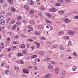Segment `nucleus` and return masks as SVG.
<instances>
[{"label": "nucleus", "instance_id": "40", "mask_svg": "<svg viewBox=\"0 0 78 78\" xmlns=\"http://www.w3.org/2000/svg\"><path fill=\"white\" fill-rule=\"evenodd\" d=\"M25 45H24V44H22L21 46V48H25Z\"/></svg>", "mask_w": 78, "mask_h": 78}, {"label": "nucleus", "instance_id": "63", "mask_svg": "<svg viewBox=\"0 0 78 78\" xmlns=\"http://www.w3.org/2000/svg\"><path fill=\"white\" fill-rule=\"evenodd\" d=\"M34 69H35V70L37 69V66H34Z\"/></svg>", "mask_w": 78, "mask_h": 78}, {"label": "nucleus", "instance_id": "12", "mask_svg": "<svg viewBox=\"0 0 78 78\" xmlns=\"http://www.w3.org/2000/svg\"><path fill=\"white\" fill-rule=\"evenodd\" d=\"M23 72L24 73H27V74H28L29 73V71H27V69L23 70Z\"/></svg>", "mask_w": 78, "mask_h": 78}, {"label": "nucleus", "instance_id": "8", "mask_svg": "<svg viewBox=\"0 0 78 78\" xmlns=\"http://www.w3.org/2000/svg\"><path fill=\"white\" fill-rule=\"evenodd\" d=\"M72 69L73 71H76V70L77 69V66H73L72 67Z\"/></svg>", "mask_w": 78, "mask_h": 78}, {"label": "nucleus", "instance_id": "59", "mask_svg": "<svg viewBox=\"0 0 78 78\" xmlns=\"http://www.w3.org/2000/svg\"><path fill=\"white\" fill-rule=\"evenodd\" d=\"M69 66V64H67L66 65H65L64 67H68Z\"/></svg>", "mask_w": 78, "mask_h": 78}, {"label": "nucleus", "instance_id": "6", "mask_svg": "<svg viewBox=\"0 0 78 78\" xmlns=\"http://www.w3.org/2000/svg\"><path fill=\"white\" fill-rule=\"evenodd\" d=\"M46 16L48 17L49 18H51V17H52V15L51 14H50L49 13H47L46 14Z\"/></svg>", "mask_w": 78, "mask_h": 78}, {"label": "nucleus", "instance_id": "29", "mask_svg": "<svg viewBox=\"0 0 78 78\" xmlns=\"http://www.w3.org/2000/svg\"><path fill=\"white\" fill-rule=\"evenodd\" d=\"M37 55H32V56H31V58H34L36 57H37Z\"/></svg>", "mask_w": 78, "mask_h": 78}, {"label": "nucleus", "instance_id": "55", "mask_svg": "<svg viewBox=\"0 0 78 78\" xmlns=\"http://www.w3.org/2000/svg\"><path fill=\"white\" fill-rule=\"evenodd\" d=\"M11 48H7V51H10L11 50Z\"/></svg>", "mask_w": 78, "mask_h": 78}, {"label": "nucleus", "instance_id": "56", "mask_svg": "<svg viewBox=\"0 0 78 78\" xmlns=\"http://www.w3.org/2000/svg\"><path fill=\"white\" fill-rule=\"evenodd\" d=\"M59 2H61V3H64V1L63 0H58Z\"/></svg>", "mask_w": 78, "mask_h": 78}, {"label": "nucleus", "instance_id": "57", "mask_svg": "<svg viewBox=\"0 0 78 78\" xmlns=\"http://www.w3.org/2000/svg\"><path fill=\"white\" fill-rule=\"evenodd\" d=\"M13 43L14 44H15L16 45L17 44V42L16 41H14L13 42Z\"/></svg>", "mask_w": 78, "mask_h": 78}, {"label": "nucleus", "instance_id": "45", "mask_svg": "<svg viewBox=\"0 0 78 78\" xmlns=\"http://www.w3.org/2000/svg\"><path fill=\"white\" fill-rule=\"evenodd\" d=\"M30 24H34V22L33 21H30Z\"/></svg>", "mask_w": 78, "mask_h": 78}, {"label": "nucleus", "instance_id": "51", "mask_svg": "<svg viewBox=\"0 0 78 78\" xmlns=\"http://www.w3.org/2000/svg\"><path fill=\"white\" fill-rule=\"evenodd\" d=\"M21 36L22 37H23V38H27V37L23 34Z\"/></svg>", "mask_w": 78, "mask_h": 78}, {"label": "nucleus", "instance_id": "3", "mask_svg": "<svg viewBox=\"0 0 78 78\" xmlns=\"http://www.w3.org/2000/svg\"><path fill=\"white\" fill-rule=\"evenodd\" d=\"M51 60V58L48 57H46L44 59V61H45V62H47L50 61Z\"/></svg>", "mask_w": 78, "mask_h": 78}, {"label": "nucleus", "instance_id": "38", "mask_svg": "<svg viewBox=\"0 0 78 78\" xmlns=\"http://www.w3.org/2000/svg\"><path fill=\"white\" fill-rule=\"evenodd\" d=\"M40 39H41L42 40H45V38L43 37H40Z\"/></svg>", "mask_w": 78, "mask_h": 78}, {"label": "nucleus", "instance_id": "48", "mask_svg": "<svg viewBox=\"0 0 78 78\" xmlns=\"http://www.w3.org/2000/svg\"><path fill=\"white\" fill-rule=\"evenodd\" d=\"M14 23H15V20H14L11 21L10 22V23L11 24H13Z\"/></svg>", "mask_w": 78, "mask_h": 78}, {"label": "nucleus", "instance_id": "53", "mask_svg": "<svg viewBox=\"0 0 78 78\" xmlns=\"http://www.w3.org/2000/svg\"><path fill=\"white\" fill-rule=\"evenodd\" d=\"M51 63L52 64H56L55 62L53 61H51Z\"/></svg>", "mask_w": 78, "mask_h": 78}, {"label": "nucleus", "instance_id": "44", "mask_svg": "<svg viewBox=\"0 0 78 78\" xmlns=\"http://www.w3.org/2000/svg\"><path fill=\"white\" fill-rule=\"evenodd\" d=\"M16 24H17L18 25H21V22H17L16 23Z\"/></svg>", "mask_w": 78, "mask_h": 78}, {"label": "nucleus", "instance_id": "61", "mask_svg": "<svg viewBox=\"0 0 78 78\" xmlns=\"http://www.w3.org/2000/svg\"><path fill=\"white\" fill-rule=\"evenodd\" d=\"M39 54H40V55H43L44 52H42V51H40L39 52Z\"/></svg>", "mask_w": 78, "mask_h": 78}, {"label": "nucleus", "instance_id": "24", "mask_svg": "<svg viewBox=\"0 0 78 78\" xmlns=\"http://www.w3.org/2000/svg\"><path fill=\"white\" fill-rule=\"evenodd\" d=\"M55 5L56 6H61V4L58 2L55 3Z\"/></svg>", "mask_w": 78, "mask_h": 78}, {"label": "nucleus", "instance_id": "27", "mask_svg": "<svg viewBox=\"0 0 78 78\" xmlns=\"http://www.w3.org/2000/svg\"><path fill=\"white\" fill-rule=\"evenodd\" d=\"M16 27H17V25H15L12 27V30H16Z\"/></svg>", "mask_w": 78, "mask_h": 78}, {"label": "nucleus", "instance_id": "16", "mask_svg": "<svg viewBox=\"0 0 78 78\" xmlns=\"http://www.w3.org/2000/svg\"><path fill=\"white\" fill-rule=\"evenodd\" d=\"M22 53L25 55H27V51L26 50H23L22 51Z\"/></svg>", "mask_w": 78, "mask_h": 78}, {"label": "nucleus", "instance_id": "9", "mask_svg": "<svg viewBox=\"0 0 78 78\" xmlns=\"http://www.w3.org/2000/svg\"><path fill=\"white\" fill-rule=\"evenodd\" d=\"M66 75V72L65 71H62L60 73V75L61 76H64Z\"/></svg>", "mask_w": 78, "mask_h": 78}, {"label": "nucleus", "instance_id": "20", "mask_svg": "<svg viewBox=\"0 0 78 78\" xmlns=\"http://www.w3.org/2000/svg\"><path fill=\"white\" fill-rule=\"evenodd\" d=\"M63 33H64V31H60L58 33V34L59 36H61V35H62V34H63Z\"/></svg>", "mask_w": 78, "mask_h": 78}, {"label": "nucleus", "instance_id": "52", "mask_svg": "<svg viewBox=\"0 0 78 78\" xmlns=\"http://www.w3.org/2000/svg\"><path fill=\"white\" fill-rule=\"evenodd\" d=\"M35 44H36V45H37V46H40V43H37L36 42H35Z\"/></svg>", "mask_w": 78, "mask_h": 78}, {"label": "nucleus", "instance_id": "15", "mask_svg": "<svg viewBox=\"0 0 78 78\" xmlns=\"http://www.w3.org/2000/svg\"><path fill=\"white\" fill-rule=\"evenodd\" d=\"M38 28H39V29H42V28H44V26L43 25H39L38 26Z\"/></svg>", "mask_w": 78, "mask_h": 78}, {"label": "nucleus", "instance_id": "47", "mask_svg": "<svg viewBox=\"0 0 78 78\" xmlns=\"http://www.w3.org/2000/svg\"><path fill=\"white\" fill-rule=\"evenodd\" d=\"M64 56V53H61L60 55V57L62 58Z\"/></svg>", "mask_w": 78, "mask_h": 78}, {"label": "nucleus", "instance_id": "4", "mask_svg": "<svg viewBox=\"0 0 78 78\" xmlns=\"http://www.w3.org/2000/svg\"><path fill=\"white\" fill-rule=\"evenodd\" d=\"M63 20H64V22L66 23H69V22H70V20H69L68 18H64L63 19Z\"/></svg>", "mask_w": 78, "mask_h": 78}, {"label": "nucleus", "instance_id": "1", "mask_svg": "<svg viewBox=\"0 0 78 78\" xmlns=\"http://www.w3.org/2000/svg\"><path fill=\"white\" fill-rule=\"evenodd\" d=\"M57 11V9L54 8H51L49 9V11H50V12H56Z\"/></svg>", "mask_w": 78, "mask_h": 78}, {"label": "nucleus", "instance_id": "35", "mask_svg": "<svg viewBox=\"0 0 78 78\" xmlns=\"http://www.w3.org/2000/svg\"><path fill=\"white\" fill-rule=\"evenodd\" d=\"M11 48L12 50H16V49H17V47H16V46H13Z\"/></svg>", "mask_w": 78, "mask_h": 78}, {"label": "nucleus", "instance_id": "14", "mask_svg": "<svg viewBox=\"0 0 78 78\" xmlns=\"http://www.w3.org/2000/svg\"><path fill=\"white\" fill-rule=\"evenodd\" d=\"M24 8H25L26 9L27 11H28L29 10H30V8H29V6L27 5H25L24 6Z\"/></svg>", "mask_w": 78, "mask_h": 78}, {"label": "nucleus", "instance_id": "60", "mask_svg": "<svg viewBox=\"0 0 78 78\" xmlns=\"http://www.w3.org/2000/svg\"><path fill=\"white\" fill-rule=\"evenodd\" d=\"M9 70L8 69L6 70L5 71V73H9Z\"/></svg>", "mask_w": 78, "mask_h": 78}, {"label": "nucleus", "instance_id": "58", "mask_svg": "<svg viewBox=\"0 0 78 78\" xmlns=\"http://www.w3.org/2000/svg\"><path fill=\"white\" fill-rule=\"evenodd\" d=\"M57 47V45H55L53 46V48H56Z\"/></svg>", "mask_w": 78, "mask_h": 78}, {"label": "nucleus", "instance_id": "43", "mask_svg": "<svg viewBox=\"0 0 78 78\" xmlns=\"http://www.w3.org/2000/svg\"><path fill=\"white\" fill-rule=\"evenodd\" d=\"M11 15H12V13L11 12H9L7 13L8 16H11Z\"/></svg>", "mask_w": 78, "mask_h": 78}, {"label": "nucleus", "instance_id": "46", "mask_svg": "<svg viewBox=\"0 0 78 78\" xmlns=\"http://www.w3.org/2000/svg\"><path fill=\"white\" fill-rule=\"evenodd\" d=\"M19 37V35H16L15 37H14V39H17Z\"/></svg>", "mask_w": 78, "mask_h": 78}, {"label": "nucleus", "instance_id": "42", "mask_svg": "<svg viewBox=\"0 0 78 78\" xmlns=\"http://www.w3.org/2000/svg\"><path fill=\"white\" fill-rule=\"evenodd\" d=\"M20 64H24V62L23 61V60H22L20 61Z\"/></svg>", "mask_w": 78, "mask_h": 78}, {"label": "nucleus", "instance_id": "17", "mask_svg": "<svg viewBox=\"0 0 78 78\" xmlns=\"http://www.w3.org/2000/svg\"><path fill=\"white\" fill-rule=\"evenodd\" d=\"M23 55V54L20 53H19L17 54V56H22Z\"/></svg>", "mask_w": 78, "mask_h": 78}, {"label": "nucleus", "instance_id": "5", "mask_svg": "<svg viewBox=\"0 0 78 78\" xmlns=\"http://www.w3.org/2000/svg\"><path fill=\"white\" fill-rule=\"evenodd\" d=\"M5 24V21L4 20H0V25H3Z\"/></svg>", "mask_w": 78, "mask_h": 78}, {"label": "nucleus", "instance_id": "26", "mask_svg": "<svg viewBox=\"0 0 78 78\" xmlns=\"http://www.w3.org/2000/svg\"><path fill=\"white\" fill-rule=\"evenodd\" d=\"M64 39L66 40L69 39V37L67 36H64Z\"/></svg>", "mask_w": 78, "mask_h": 78}, {"label": "nucleus", "instance_id": "31", "mask_svg": "<svg viewBox=\"0 0 78 78\" xmlns=\"http://www.w3.org/2000/svg\"><path fill=\"white\" fill-rule=\"evenodd\" d=\"M55 73H58L59 72V69L58 68H56L55 69Z\"/></svg>", "mask_w": 78, "mask_h": 78}, {"label": "nucleus", "instance_id": "36", "mask_svg": "<svg viewBox=\"0 0 78 78\" xmlns=\"http://www.w3.org/2000/svg\"><path fill=\"white\" fill-rule=\"evenodd\" d=\"M21 76L22 77H23L24 78H25V77H27V75H25V74H21Z\"/></svg>", "mask_w": 78, "mask_h": 78}, {"label": "nucleus", "instance_id": "2", "mask_svg": "<svg viewBox=\"0 0 78 78\" xmlns=\"http://www.w3.org/2000/svg\"><path fill=\"white\" fill-rule=\"evenodd\" d=\"M68 33L71 35H73V34H75V31H72V30H68Z\"/></svg>", "mask_w": 78, "mask_h": 78}, {"label": "nucleus", "instance_id": "10", "mask_svg": "<svg viewBox=\"0 0 78 78\" xmlns=\"http://www.w3.org/2000/svg\"><path fill=\"white\" fill-rule=\"evenodd\" d=\"M51 76L50 74H47L44 76V78H50Z\"/></svg>", "mask_w": 78, "mask_h": 78}, {"label": "nucleus", "instance_id": "28", "mask_svg": "<svg viewBox=\"0 0 78 78\" xmlns=\"http://www.w3.org/2000/svg\"><path fill=\"white\" fill-rule=\"evenodd\" d=\"M29 3L30 5H33L34 4L33 2L31 0H30L29 1Z\"/></svg>", "mask_w": 78, "mask_h": 78}, {"label": "nucleus", "instance_id": "18", "mask_svg": "<svg viewBox=\"0 0 78 78\" xmlns=\"http://www.w3.org/2000/svg\"><path fill=\"white\" fill-rule=\"evenodd\" d=\"M8 2H9L10 4H12L14 3L13 0H8Z\"/></svg>", "mask_w": 78, "mask_h": 78}, {"label": "nucleus", "instance_id": "50", "mask_svg": "<svg viewBox=\"0 0 78 78\" xmlns=\"http://www.w3.org/2000/svg\"><path fill=\"white\" fill-rule=\"evenodd\" d=\"M41 10H45V9L44 8V7H42L41 9Z\"/></svg>", "mask_w": 78, "mask_h": 78}, {"label": "nucleus", "instance_id": "22", "mask_svg": "<svg viewBox=\"0 0 78 78\" xmlns=\"http://www.w3.org/2000/svg\"><path fill=\"white\" fill-rule=\"evenodd\" d=\"M17 21H20V20L22 19V17H21L20 16H19L17 17Z\"/></svg>", "mask_w": 78, "mask_h": 78}, {"label": "nucleus", "instance_id": "23", "mask_svg": "<svg viewBox=\"0 0 78 78\" xmlns=\"http://www.w3.org/2000/svg\"><path fill=\"white\" fill-rule=\"evenodd\" d=\"M68 46H70V45H72V43H71V41H68Z\"/></svg>", "mask_w": 78, "mask_h": 78}, {"label": "nucleus", "instance_id": "7", "mask_svg": "<svg viewBox=\"0 0 78 78\" xmlns=\"http://www.w3.org/2000/svg\"><path fill=\"white\" fill-rule=\"evenodd\" d=\"M58 13L59 14H60L61 15H63V14L64 13V11L63 10L62 11H59L58 12Z\"/></svg>", "mask_w": 78, "mask_h": 78}, {"label": "nucleus", "instance_id": "32", "mask_svg": "<svg viewBox=\"0 0 78 78\" xmlns=\"http://www.w3.org/2000/svg\"><path fill=\"white\" fill-rule=\"evenodd\" d=\"M5 11H2L0 12V15L1 14H5Z\"/></svg>", "mask_w": 78, "mask_h": 78}, {"label": "nucleus", "instance_id": "41", "mask_svg": "<svg viewBox=\"0 0 78 78\" xmlns=\"http://www.w3.org/2000/svg\"><path fill=\"white\" fill-rule=\"evenodd\" d=\"M5 18V17L3 16H0V19L2 20Z\"/></svg>", "mask_w": 78, "mask_h": 78}, {"label": "nucleus", "instance_id": "34", "mask_svg": "<svg viewBox=\"0 0 78 78\" xmlns=\"http://www.w3.org/2000/svg\"><path fill=\"white\" fill-rule=\"evenodd\" d=\"M29 13L30 14H34V11L33 10H31L30 12Z\"/></svg>", "mask_w": 78, "mask_h": 78}, {"label": "nucleus", "instance_id": "13", "mask_svg": "<svg viewBox=\"0 0 78 78\" xmlns=\"http://www.w3.org/2000/svg\"><path fill=\"white\" fill-rule=\"evenodd\" d=\"M59 48L61 50H64V48L63 46H59Z\"/></svg>", "mask_w": 78, "mask_h": 78}, {"label": "nucleus", "instance_id": "62", "mask_svg": "<svg viewBox=\"0 0 78 78\" xmlns=\"http://www.w3.org/2000/svg\"><path fill=\"white\" fill-rule=\"evenodd\" d=\"M4 64H5V63L4 62L2 63L1 64V67H2V66H3L4 65Z\"/></svg>", "mask_w": 78, "mask_h": 78}, {"label": "nucleus", "instance_id": "64", "mask_svg": "<svg viewBox=\"0 0 78 78\" xmlns=\"http://www.w3.org/2000/svg\"><path fill=\"white\" fill-rule=\"evenodd\" d=\"M7 42H9V41H10V37H9L7 38Z\"/></svg>", "mask_w": 78, "mask_h": 78}, {"label": "nucleus", "instance_id": "39", "mask_svg": "<svg viewBox=\"0 0 78 78\" xmlns=\"http://www.w3.org/2000/svg\"><path fill=\"white\" fill-rule=\"evenodd\" d=\"M27 28H29V29H31V30H33V28L31 27V26L30 25L28 26Z\"/></svg>", "mask_w": 78, "mask_h": 78}, {"label": "nucleus", "instance_id": "37", "mask_svg": "<svg viewBox=\"0 0 78 78\" xmlns=\"http://www.w3.org/2000/svg\"><path fill=\"white\" fill-rule=\"evenodd\" d=\"M39 16L41 17H43V15H42V13H39Z\"/></svg>", "mask_w": 78, "mask_h": 78}, {"label": "nucleus", "instance_id": "30", "mask_svg": "<svg viewBox=\"0 0 78 78\" xmlns=\"http://www.w3.org/2000/svg\"><path fill=\"white\" fill-rule=\"evenodd\" d=\"M11 20V18H7L6 20V22L7 23H8L9 22V21Z\"/></svg>", "mask_w": 78, "mask_h": 78}, {"label": "nucleus", "instance_id": "21", "mask_svg": "<svg viewBox=\"0 0 78 78\" xmlns=\"http://www.w3.org/2000/svg\"><path fill=\"white\" fill-rule=\"evenodd\" d=\"M11 10L13 12H16V9L14 7H12Z\"/></svg>", "mask_w": 78, "mask_h": 78}, {"label": "nucleus", "instance_id": "25", "mask_svg": "<svg viewBox=\"0 0 78 78\" xmlns=\"http://www.w3.org/2000/svg\"><path fill=\"white\" fill-rule=\"evenodd\" d=\"M35 34V35H37V36L40 35V33H39V32H36Z\"/></svg>", "mask_w": 78, "mask_h": 78}, {"label": "nucleus", "instance_id": "49", "mask_svg": "<svg viewBox=\"0 0 78 78\" xmlns=\"http://www.w3.org/2000/svg\"><path fill=\"white\" fill-rule=\"evenodd\" d=\"M3 30V27H0V31H2Z\"/></svg>", "mask_w": 78, "mask_h": 78}, {"label": "nucleus", "instance_id": "11", "mask_svg": "<svg viewBox=\"0 0 78 78\" xmlns=\"http://www.w3.org/2000/svg\"><path fill=\"white\" fill-rule=\"evenodd\" d=\"M45 22L46 23H52V22L50 20H48L47 19L45 20Z\"/></svg>", "mask_w": 78, "mask_h": 78}, {"label": "nucleus", "instance_id": "19", "mask_svg": "<svg viewBox=\"0 0 78 78\" xmlns=\"http://www.w3.org/2000/svg\"><path fill=\"white\" fill-rule=\"evenodd\" d=\"M46 44H47V45H48L49 46L50 45H51L53 44L51 42H47L46 43Z\"/></svg>", "mask_w": 78, "mask_h": 78}, {"label": "nucleus", "instance_id": "54", "mask_svg": "<svg viewBox=\"0 0 78 78\" xmlns=\"http://www.w3.org/2000/svg\"><path fill=\"white\" fill-rule=\"evenodd\" d=\"M74 19H78V16H75L74 17Z\"/></svg>", "mask_w": 78, "mask_h": 78}, {"label": "nucleus", "instance_id": "33", "mask_svg": "<svg viewBox=\"0 0 78 78\" xmlns=\"http://www.w3.org/2000/svg\"><path fill=\"white\" fill-rule=\"evenodd\" d=\"M53 67V66L51 65H50L49 66L48 68L49 69H52Z\"/></svg>", "mask_w": 78, "mask_h": 78}]
</instances>
